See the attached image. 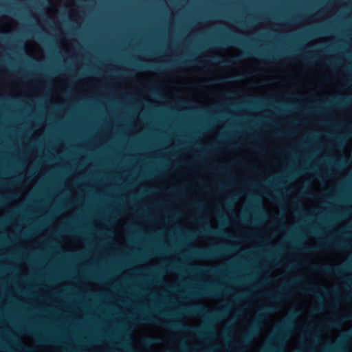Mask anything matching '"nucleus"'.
Returning a JSON list of instances; mask_svg holds the SVG:
<instances>
[{"label": "nucleus", "instance_id": "7c9ffc66", "mask_svg": "<svg viewBox=\"0 0 352 352\" xmlns=\"http://www.w3.org/2000/svg\"><path fill=\"white\" fill-rule=\"evenodd\" d=\"M232 43L241 44L239 42H237L235 40H232Z\"/></svg>", "mask_w": 352, "mask_h": 352}, {"label": "nucleus", "instance_id": "7ed1b4c3", "mask_svg": "<svg viewBox=\"0 0 352 352\" xmlns=\"http://www.w3.org/2000/svg\"><path fill=\"white\" fill-rule=\"evenodd\" d=\"M166 325L172 327L177 329H181L185 331L192 332L199 337H204L206 335L212 334L214 332L213 328L208 324L205 325L204 327H202L200 326L186 325L177 321H172L166 324Z\"/></svg>", "mask_w": 352, "mask_h": 352}, {"label": "nucleus", "instance_id": "bb28decb", "mask_svg": "<svg viewBox=\"0 0 352 352\" xmlns=\"http://www.w3.org/2000/svg\"><path fill=\"white\" fill-rule=\"evenodd\" d=\"M22 347H23V349L24 350H25V351H30V349L28 347H27V346H22Z\"/></svg>", "mask_w": 352, "mask_h": 352}, {"label": "nucleus", "instance_id": "2f4dec72", "mask_svg": "<svg viewBox=\"0 0 352 352\" xmlns=\"http://www.w3.org/2000/svg\"><path fill=\"white\" fill-rule=\"evenodd\" d=\"M321 289H322V291H323V292H327V289H326V288H324V287H321Z\"/></svg>", "mask_w": 352, "mask_h": 352}, {"label": "nucleus", "instance_id": "ddd939ff", "mask_svg": "<svg viewBox=\"0 0 352 352\" xmlns=\"http://www.w3.org/2000/svg\"><path fill=\"white\" fill-rule=\"evenodd\" d=\"M349 102V100L346 98H337L336 100V105L340 107H346Z\"/></svg>", "mask_w": 352, "mask_h": 352}, {"label": "nucleus", "instance_id": "72a5a7b5", "mask_svg": "<svg viewBox=\"0 0 352 352\" xmlns=\"http://www.w3.org/2000/svg\"><path fill=\"white\" fill-rule=\"evenodd\" d=\"M182 349H183L184 351L186 350V345H183Z\"/></svg>", "mask_w": 352, "mask_h": 352}, {"label": "nucleus", "instance_id": "473e14b6", "mask_svg": "<svg viewBox=\"0 0 352 352\" xmlns=\"http://www.w3.org/2000/svg\"><path fill=\"white\" fill-rule=\"evenodd\" d=\"M289 267H290V268H294L295 267V265L294 264H292V265H290Z\"/></svg>", "mask_w": 352, "mask_h": 352}, {"label": "nucleus", "instance_id": "dca6fc26", "mask_svg": "<svg viewBox=\"0 0 352 352\" xmlns=\"http://www.w3.org/2000/svg\"><path fill=\"white\" fill-rule=\"evenodd\" d=\"M346 349V346L344 343L340 342L336 345V346L333 349V351L337 352H344Z\"/></svg>", "mask_w": 352, "mask_h": 352}, {"label": "nucleus", "instance_id": "cd10ccee", "mask_svg": "<svg viewBox=\"0 0 352 352\" xmlns=\"http://www.w3.org/2000/svg\"><path fill=\"white\" fill-rule=\"evenodd\" d=\"M341 164H342V161H341V160H338V162H336V164H337L338 166H340V165H341Z\"/></svg>", "mask_w": 352, "mask_h": 352}, {"label": "nucleus", "instance_id": "4468645a", "mask_svg": "<svg viewBox=\"0 0 352 352\" xmlns=\"http://www.w3.org/2000/svg\"><path fill=\"white\" fill-rule=\"evenodd\" d=\"M226 314V311H223V310H219V311H216L214 312H213L212 314H211V316L217 320L220 318H222Z\"/></svg>", "mask_w": 352, "mask_h": 352}, {"label": "nucleus", "instance_id": "423d86ee", "mask_svg": "<svg viewBox=\"0 0 352 352\" xmlns=\"http://www.w3.org/2000/svg\"><path fill=\"white\" fill-rule=\"evenodd\" d=\"M312 268L316 271L322 272L326 275H336L340 276L344 272V270L343 267H333L327 264H320V265H314Z\"/></svg>", "mask_w": 352, "mask_h": 352}, {"label": "nucleus", "instance_id": "4c0bfd02", "mask_svg": "<svg viewBox=\"0 0 352 352\" xmlns=\"http://www.w3.org/2000/svg\"><path fill=\"white\" fill-rule=\"evenodd\" d=\"M350 135H352V131H351V132L350 133Z\"/></svg>", "mask_w": 352, "mask_h": 352}, {"label": "nucleus", "instance_id": "1a4fd4ad", "mask_svg": "<svg viewBox=\"0 0 352 352\" xmlns=\"http://www.w3.org/2000/svg\"><path fill=\"white\" fill-rule=\"evenodd\" d=\"M349 319H352V314L347 316H344L342 318H336L331 322H329L327 324V326L329 328L337 327L341 324V322L343 320H349Z\"/></svg>", "mask_w": 352, "mask_h": 352}, {"label": "nucleus", "instance_id": "c756f323", "mask_svg": "<svg viewBox=\"0 0 352 352\" xmlns=\"http://www.w3.org/2000/svg\"><path fill=\"white\" fill-rule=\"evenodd\" d=\"M292 314H293V315L294 316H296L298 314V311H294Z\"/></svg>", "mask_w": 352, "mask_h": 352}, {"label": "nucleus", "instance_id": "f03ea898", "mask_svg": "<svg viewBox=\"0 0 352 352\" xmlns=\"http://www.w3.org/2000/svg\"><path fill=\"white\" fill-rule=\"evenodd\" d=\"M294 324V320L292 318H288L278 327L276 340L278 344L270 347L267 352H283V340L287 336L289 329L293 327Z\"/></svg>", "mask_w": 352, "mask_h": 352}, {"label": "nucleus", "instance_id": "c9c22d12", "mask_svg": "<svg viewBox=\"0 0 352 352\" xmlns=\"http://www.w3.org/2000/svg\"><path fill=\"white\" fill-rule=\"evenodd\" d=\"M154 67L155 69H159V70L162 69L161 67Z\"/></svg>", "mask_w": 352, "mask_h": 352}, {"label": "nucleus", "instance_id": "393cba45", "mask_svg": "<svg viewBox=\"0 0 352 352\" xmlns=\"http://www.w3.org/2000/svg\"><path fill=\"white\" fill-rule=\"evenodd\" d=\"M215 168L217 170L221 171V172L224 171V170H225V168L223 167H221V166H217V167H215Z\"/></svg>", "mask_w": 352, "mask_h": 352}, {"label": "nucleus", "instance_id": "20e7f679", "mask_svg": "<svg viewBox=\"0 0 352 352\" xmlns=\"http://www.w3.org/2000/svg\"><path fill=\"white\" fill-rule=\"evenodd\" d=\"M349 247V243L345 240L336 239L335 240H327L322 242L318 246L307 248L305 249L306 252H314L318 250H322L327 248H334L337 250H345Z\"/></svg>", "mask_w": 352, "mask_h": 352}, {"label": "nucleus", "instance_id": "0eeeda50", "mask_svg": "<svg viewBox=\"0 0 352 352\" xmlns=\"http://www.w3.org/2000/svg\"><path fill=\"white\" fill-rule=\"evenodd\" d=\"M186 312L190 314L199 315L204 317H208L210 315L206 308L201 305H194L186 309Z\"/></svg>", "mask_w": 352, "mask_h": 352}, {"label": "nucleus", "instance_id": "f704fd0d", "mask_svg": "<svg viewBox=\"0 0 352 352\" xmlns=\"http://www.w3.org/2000/svg\"><path fill=\"white\" fill-rule=\"evenodd\" d=\"M296 280H297V279H294V280H292V283H296Z\"/></svg>", "mask_w": 352, "mask_h": 352}, {"label": "nucleus", "instance_id": "a878e982", "mask_svg": "<svg viewBox=\"0 0 352 352\" xmlns=\"http://www.w3.org/2000/svg\"><path fill=\"white\" fill-rule=\"evenodd\" d=\"M337 141H338V143H341V142H342V138H341V137H338V138H337Z\"/></svg>", "mask_w": 352, "mask_h": 352}, {"label": "nucleus", "instance_id": "9d476101", "mask_svg": "<svg viewBox=\"0 0 352 352\" xmlns=\"http://www.w3.org/2000/svg\"><path fill=\"white\" fill-rule=\"evenodd\" d=\"M202 294H216L214 290L208 287H200L197 291L192 292L193 296H201Z\"/></svg>", "mask_w": 352, "mask_h": 352}, {"label": "nucleus", "instance_id": "39448f33", "mask_svg": "<svg viewBox=\"0 0 352 352\" xmlns=\"http://www.w3.org/2000/svg\"><path fill=\"white\" fill-rule=\"evenodd\" d=\"M226 251L224 247H212L210 249L197 248L193 252L196 257L200 258H210L214 256H220Z\"/></svg>", "mask_w": 352, "mask_h": 352}, {"label": "nucleus", "instance_id": "6e6552de", "mask_svg": "<svg viewBox=\"0 0 352 352\" xmlns=\"http://www.w3.org/2000/svg\"><path fill=\"white\" fill-rule=\"evenodd\" d=\"M249 54L248 52H245L243 54V55H245V54ZM243 56V54H240V55H238V56H234V57H232V58H226V59H223V60H221L217 58V57H213L212 58V60L213 61H215V62H219L221 64L223 65H230L234 62H236L239 58H240L241 56Z\"/></svg>", "mask_w": 352, "mask_h": 352}, {"label": "nucleus", "instance_id": "f257e3e1", "mask_svg": "<svg viewBox=\"0 0 352 352\" xmlns=\"http://www.w3.org/2000/svg\"><path fill=\"white\" fill-rule=\"evenodd\" d=\"M276 310V307L273 306L265 307L260 310L256 318L252 323L248 331L242 336L241 341L236 344L239 351H243L244 348L248 346L258 336L265 318Z\"/></svg>", "mask_w": 352, "mask_h": 352}, {"label": "nucleus", "instance_id": "f8f14e48", "mask_svg": "<svg viewBox=\"0 0 352 352\" xmlns=\"http://www.w3.org/2000/svg\"><path fill=\"white\" fill-rule=\"evenodd\" d=\"M267 296L272 301H278L286 296L281 294L270 293L267 295Z\"/></svg>", "mask_w": 352, "mask_h": 352}, {"label": "nucleus", "instance_id": "aec40b11", "mask_svg": "<svg viewBox=\"0 0 352 352\" xmlns=\"http://www.w3.org/2000/svg\"><path fill=\"white\" fill-rule=\"evenodd\" d=\"M193 207L197 210H201L204 208V204L201 202L195 203Z\"/></svg>", "mask_w": 352, "mask_h": 352}, {"label": "nucleus", "instance_id": "4be33fe9", "mask_svg": "<svg viewBox=\"0 0 352 352\" xmlns=\"http://www.w3.org/2000/svg\"><path fill=\"white\" fill-rule=\"evenodd\" d=\"M345 285L347 289H352V280L347 279Z\"/></svg>", "mask_w": 352, "mask_h": 352}, {"label": "nucleus", "instance_id": "5701e85b", "mask_svg": "<svg viewBox=\"0 0 352 352\" xmlns=\"http://www.w3.org/2000/svg\"><path fill=\"white\" fill-rule=\"evenodd\" d=\"M344 339H351V338H352V330L349 333L346 334L344 336Z\"/></svg>", "mask_w": 352, "mask_h": 352}, {"label": "nucleus", "instance_id": "9b49d317", "mask_svg": "<svg viewBox=\"0 0 352 352\" xmlns=\"http://www.w3.org/2000/svg\"><path fill=\"white\" fill-rule=\"evenodd\" d=\"M140 322H157V320H154L151 316L144 314L136 319Z\"/></svg>", "mask_w": 352, "mask_h": 352}, {"label": "nucleus", "instance_id": "a211bd4d", "mask_svg": "<svg viewBox=\"0 0 352 352\" xmlns=\"http://www.w3.org/2000/svg\"><path fill=\"white\" fill-rule=\"evenodd\" d=\"M316 288V287L315 285L309 284L307 287L306 291L309 294H313L315 292Z\"/></svg>", "mask_w": 352, "mask_h": 352}, {"label": "nucleus", "instance_id": "f3484780", "mask_svg": "<svg viewBox=\"0 0 352 352\" xmlns=\"http://www.w3.org/2000/svg\"><path fill=\"white\" fill-rule=\"evenodd\" d=\"M160 342V339L157 338H148L146 340V343L148 345H151Z\"/></svg>", "mask_w": 352, "mask_h": 352}, {"label": "nucleus", "instance_id": "412c9836", "mask_svg": "<svg viewBox=\"0 0 352 352\" xmlns=\"http://www.w3.org/2000/svg\"><path fill=\"white\" fill-rule=\"evenodd\" d=\"M206 233H208V234H214H214H215V235H216V234H218L219 233V231H217V230L211 229V228H210V229H208V230H206Z\"/></svg>", "mask_w": 352, "mask_h": 352}, {"label": "nucleus", "instance_id": "b1692460", "mask_svg": "<svg viewBox=\"0 0 352 352\" xmlns=\"http://www.w3.org/2000/svg\"><path fill=\"white\" fill-rule=\"evenodd\" d=\"M322 308H323V304L320 303V307L318 308H316L315 309V311L316 312H319V311H322Z\"/></svg>", "mask_w": 352, "mask_h": 352}, {"label": "nucleus", "instance_id": "2eb2a0df", "mask_svg": "<svg viewBox=\"0 0 352 352\" xmlns=\"http://www.w3.org/2000/svg\"><path fill=\"white\" fill-rule=\"evenodd\" d=\"M254 210L256 213H257L261 217H265V212L263 208H261L259 205L254 206Z\"/></svg>", "mask_w": 352, "mask_h": 352}, {"label": "nucleus", "instance_id": "6ab92c4d", "mask_svg": "<svg viewBox=\"0 0 352 352\" xmlns=\"http://www.w3.org/2000/svg\"><path fill=\"white\" fill-rule=\"evenodd\" d=\"M219 268H210V269H201L200 270L201 271H205V272H210V273H217L218 271H219Z\"/></svg>", "mask_w": 352, "mask_h": 352}, {"label": "nucleus", "instance_id": "c85d7f7f", "mask_svg": "<svg viewBox=\"0 0 352 352\" xmlns=\"http://www.w3.org/2000/svg\"><path fill=\"white\" fill-rule=\"evenodd\" d=\"M207 82H209V83H212L214 82V80L213 79H210L206 81Z\"/></svg>", "mask_w": 352, "mask_h": 352}, {"label": "nucleus", "instance_id": "e433bc0d", "mask_svg": "<svg viewBox=\"0 0 352 352\" xmlns=\"http://www.w3.org/2000/svg\"><path fill=\"white\" fill-rule=\"evenodd\" d=\"M199 220L200 221H204V219H201V218H199Z\"/></svg>", "mask_w": 352, "mask_h": 352}]
</instances>
